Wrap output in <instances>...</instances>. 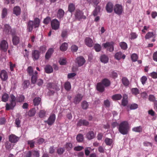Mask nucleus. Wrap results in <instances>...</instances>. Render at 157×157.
<instances>
[{
    "instance_id": "nucleus-1",
    "label": "nucleus",
    "mask_w": 157,
    "mask_h": 157,
    "mask_svg": "<svg viewBox=\"0 0 157 157\" xmlns=\"http://www.w3.org/2000/svg\"><path fill=\"white\" fill-rule=\"evenodd\" d=\"M25 97L24 96L21 95L18 98L16 97L13 94L10 95V103H7L5 107L6 110H13L16 105L17 102H21L24 101Z\"/></svg>"
},
{
    "instance_id": "nucleus-2",
    "label": "nucleus",
    "mask_w": 157,
    "mask_h": 157,
    "mask_svg": "<svg viewBox=\"0 0 157 157\" xmlns=\"http://www.w3.org/2000/svg\"><path fill=\"white\" fill-rule=\"evenodd\" d=\"M40 21L39 18L36 17L34 21L29 20L27 23V30L29 32H31L34 27L35 28L38 27Z\"/></svg>"
},
{
    "instance_id": "nucleus-3",
    "label": "nucleus",
    "mask_w": 157,
    "mask_h": 157,
    "mask_svg": "<svg viewBox=\"0 0 157 157\" xmlns=\"http://www.w3.org/2000/svg\"><path fill=\"white\" fill-rule=\"evenodd\" d=\"M119 132L122 135H126L128 134L129 130V124L127 121H123L119 125L118 128Z\"/></svg>"
},
{
    "instance_id": "nucleus-4",
    "label": "nucleus",
    "mask_w": 157,
    "mask_h": 157,
    "mask_svg": "<svg viewBox=\"0 0 157 157\" xmlns=\"http://www.w3.org/2000/svg\"><path fill=\"white\" fill-rule=\"evenodd\" d=\"M75 19L80 21L82 19H85L86 17L84 15L83 12L79 10H77L75 14Z\"/></svg>"
},
{
    "instance_id": "nucleus-5",
    "label": "nucleus",
    "mask_w": 157,
    "mask_h": 157,
    "mask_svg": "<svg viewBox=\"0 0 157 157\" xmlns=\"http://www.w3.org/2000/svg\"><path fill=\"white\" fill-rule=\"evenodd\" d=\"M114 11L115 13L119 15H121L123 11L122 6L120 4H116L114 7Z\"/></svg>"
},
{
    "instance_id": "nucleus-6",
    "label": "nucleus",
    "mask_w": 157,
    "mask_h": 157,
    "mask_svg": "<svg viewBox=\"0 0 157 157\" xmlns=\"http://www.w3.org/2000/svg\"><path fill=\"white\" fill-rule=\"evenodd\" d=\"M114 43L113 41L107 42L105 43L102 44V45L105 48L108 47L107 49L110 52H113L114 50Z\"/></svg>"
},
{
    "instance_id": "nucleus-7",
    "label": "nucleus",
    "mask_w": 157,
    "mask_h": 157,
    "mask_svg": "<svg viewBox=\"0 0 157 157\" xmlns=\"http://www.w3.org/2000/svg\"><path fill=\"white\" fill-rule=\"evenodd\" d=\"M3 31L6 34H10L11 35H14L15 34V30L12 29L11 27L9 25L6 24L4 25Z\"/></svg>"
},
{
    "instance_id": "nucleus-8",
    "label": "nucleus",
    "mask_w": 157,
    "mask_h": 157,
    "mask_svg": "<svg viewBox=\"0 0 157 157\" xmlns=\"http://www.w3.org/2000/svg\"><path fill=\"white\" fill-rule=\"evenodd\" d=\"M8 42L5 40H2L0 43V50L4 52L7 51L8 48Z\"/></svg>"
},
{
    "instance_id": "nucleus-9",
    "label": "nucleus",
    "mask_w": 157,
    "mask_h": 157,
    "mask_svg": "<svg viewBox=\"0 0 157 157\" xmlns=\"http://www.w3.org/2000/svg\"><path fill=\"white\" fill-rule=\"evenodd\" d=\"M51 26L53 29L57 30L59 28L60 22L57 19H54L51 21Z\"/></svg>"
},
{
    "instance_id": "nucleus-10",
    "label": "nucleus",
    "mask_w": 157,
    "mask_h": 157,
    "mask_svg": "<svg viewBox=\"0 0 157 157\" xmlns=\"http://www.w3.org/2000/svg\"><path fill=\"white\" fill-rule=\"evenodd\" d=\"M56 120V115L55 114H51L49 117L48 119L44 121L45 123H47L49 126H51L54 123Z\"/></svg>"
},
{
    "instance_id": "nucleus-11",
    "label": "nucleus",
    "mask_w": 157,
    "mask_h": 157,
    "mask_svg": "<svg viewBox=\"0 0 157 157\" xmlns=\"http://www.w3.org/2000/svg\"><path fill=\"white\" fill-rule=\"evenodd\" d=\"M156 34L152 32H148L145 35V38L146 39H149L152 38L151 40L152 42H155V38L156 37Z\"/></svg>"
},
{
    "instance_id": "nucleus-12",
    "label": "nucleus",
    "mask_w": 157,
    "mask_h": 157,
    "mask_svg": "<svg viewBox=\"0 0 157 157\" xmlns=\"http://www.w3.org/2000/svg\"><path fill=\"white\" fill-rule=\"evenodd\" d=\"M86 61L82 56L78 57L76 59V63L78 64V67H81L85 63Z\"/></svg>"
},
{
    "instance_id": "nucleus-13",
    "label": "nucleus",
    "mask_w": 157,
    "mask_h": 157,
    "mask_svg": "<svg viewBox=\"0 0 157 157\" xmlns=\"http://www.w3.org/2000/svg\"><path fill=\"white\" fill-rule=\"evenodd\" d=\"M19 138L16 136L12 134L9 136V140L10 142L13 143H15L18 142Z\"/></svg>"
},
{
    "instance_id": "nucleus-14",
    "label": "nucleus",
    "mask_w": 157,
    "mask_h": 157,
    "mask_svg": "<svg viewBox=\"0 0 157 157\" xmlns=\"http://www.w3.org/2000/svg\"><path fill=\"white\" fill-rule=\"evenodd\" d=\"M83 96L79 93L77 94L73 99V103L75 104H78L82 100Z\"/></svg>"
},
{
    "instance_id": "nucleus-15",
    "label": "nucleus",
    "mask_w": 157,
    "mask_h": 157,
    "mask_svg": "<svg viewBox=\"0 0 157 157\" xmlns=\"http://www.w3.org/2000/svg\"><path fill=\"white\" fill-rule=\"evenodd\" d=\"M0 77L3 81H5L8 78V75L7 72L5 70H2L1 71Z\"/></svg>"
},
{
    "instance_id": "nucleus-16",
    "label": "nucleus",
    "mask_w": 157,
    "mask_h": 157,
    "mask_svg": "<svg viewBox=\"0 0 157 157\" xmlns=\"http://www.w3.org/2000/svg\"><path fill=\"white\" fill-rule=\"evenodd\" d=\"M85 44L89 47H93L94 44L93 41L89 37L85 38L84 40Z\"/></svg>"
},
{
    "instance_id": "nucleus-17",
    "label": "nucleus",
    "mask_w": 157,
    "mask_h": 157,
    "mask_svg": "<svg viewBox=\"0 0 157 157\" xmlns=\"http://www.w3.org/2000/svg\"><path fill=\"white\" fill-rule=\"evenodd\" d=\"M114 6L111 2H108L106 6V10L107 12L109 13H111L113 11Z\"/></svg>"
},
{
    "instance_id": "nucleus-18",
    "label": "nucleus",
    "mask_w": 157,
    "mask_h": 157,
    "mask_svg": "<svg viewBox=\"0 0 157 157\" xmlns=\"http://www.w3.org/2000/svg\"><path fill=\"white\" fill-rule=\"evenodd\" d=\"M40 56V52L36 50H34L32 52V57L34 60L38 59Z\"/></svg>"
},
{
    "instance_id": "nucleus-19",
    "label": "nucleus",
    "mask_w": 157,
    "mask_h": 157,
    "mask_svg": "<svg viewBox=\"0 0 157 157\" xmlns=\"http://www.w3.org/2000/svg\"><path fill=\"white\" fill-rule=\"evenodd\" d=\"M114 57L116 59L120 60L121 59H124L125 58V56L124 54H122V52H120L116 53Z\"/></svg>"
},
{
    "instance_id": "nucleus-20",
    "label": "nucleus",
    "mask_w": 157,
    "mask_h": 157,
    "mask_svg": "<svg viewBox=\"0 0 157 157\" xmlns=\"http://www.w3.org/2000/svg\"><path fill=\"white\" fill-rule=\"evenodd\" d=\"M12 41L13 45H16L18 44L20 42V39L19 37L16 36L14 34V35H12Z\"/></svg>"
},
{
    "instance_id": "nucleus-21",
    "label": "nucleus",
    "mask_w": 157,
    "mask_h": 157,
    "mask_svg": "<svg viewBox=\"0 0 157 157\" xmlns=\"http://www.w3.org/2000/svg\"><path fill=\"white\" fill-rule=\"evenodd\" d=\"M54 52V49L53 48H49L45 55V58L46 59H48L51 56L52 54Z\"/></svg>"
},
{
    "instance_id": "nucleus-22",
    "label": "nucleus",
    "mask_w": 157,
    "mask_h": 157,
    "mask_svg": "<svg viewBox=\"0 0 157 157\" xmlns=\"http://www.w3.org/2000/svg\"><path fill=\"white\" fill-rule=\"evenodd\" d=\"M37 72L36 71L34 73V74L31 75V82L32 84H35L37 81Z\"/></svg>"
},
{
    "instance_id": "nucleus-23",
    "label": "nucleus",
    "mask_w": 157,
    "mask_h": 157,
    "mask_svg": "<svg viewBox=\"0 0 157 157\" xmlns=\"http://www.w3.org/2000/svg\"><path fill=\"white\" fill-rule=\"evenodd\" d=\"M13 13L17 16L19 15L21 13V9L19 6H16L14 7L13 10Z\"/></svg>"
},
{
    "instance_id": "nucleus-24",
    "label": "nucleus",
    "mask_w": 157,
    "mask_h": 157,
    "mask_svg": "<svg viewBox=\"0 0 157 157\" xmlns=\"http://www.w3.org/2000/svg\"><path fill=\"white\" fill-rule=\"evenodd\" d=\"M104 86L101 82L97 83V90L100 92H102L105 90Z\"/></svg>"
},
{
    "instance_id": "nucleus-25",
    "label": "nucleus",
    "mask_w": 157,
    "mask_h": 157,
    "mask_svg": "<svg viewBox=\"0 0 157 157\" xmlns=\"http://www.w3.org/2000/svg\"><path fill=\"white\" fill-rule=\"evenodd\" d=\"M64 14V10L61 9H59L58 11L57 16L59 19H61L63 18Z\"/></svg>"
},
{
    "instance_id": "nucleus-26",
    "label": "nucleus",
    "mask_w": 157,
    "mask_h": 157,
    "mask_svg": "<svg viewBox=\"0 0 157 157\" xmlns=\"http://www.w3.org/2000/svg\"><path fill=\"white\" fill-rule=\"evenodd\" d=\"M95 137V135L92 131H89L86 134V137L89 140L93 139Z\"/></svg>"
},
{
    "instance_id": "nucleus-27",
    "label": "nucleus",
    "mask_w": 157,
    "mask_h": 157,
    "mask_svg": "<svg viewBox=\"0 0 157 157\" xmlns=\"http://www.w3.org/2000/svg\"><path fill=\"white\" fill-rule=\"evenodd\" d=\"M128 97L126 95H124L122 100L121 105L124 106H126L128 104Z\"/></svg>"
},
{
    "instance_id": "nucleus-28",
    "label": "nucleus",
    "mask_w": 157,
    "mask_h": 157,
    "mask_svg": "<svg viewBox=\"0 0 157 157\" xmlns=\"http://www.w3.org/2000/svg\"><path fill=\"white\" fill-rule=\"evenodd\" d=\"M101 82L106 87L109 86L110 84V81L107 78L103 79Z\"/></svg>"
},
{
    "instance_id": "nucleus-29",
    "label": "nucleus",
    "mask_w": 157,
    "mask_h": 157,
    "mask_svg": "<svg viewBox=\"0 0 157 157\" xmlns=\"http://www.w3.org/2000/svg\"><path fill=\"white\" fill-rule=\"evenodd\" d=\"M101 8L99 6H97L93 12V15L94 16H97L100 13Z\"/></svg>"
},
{
    "instance_id": "nucleus-30",
    "label": "nucleus",
    "mask_w": 157,
    "mask_h": 157,
    "mask_svg": "<svg viewBox=\"0 0 157 157\" xmlns=\"http://www.w3.org/2000/svg\"><path fill=\"white\" fill-rule=\"evenodd\" d=\"M121 80L123 85L124 86H127L129 85V82L128 80L126 77H123Z\"/></svg>"
},
{
    "instance_id": "nucleus-31",
    "label": "nucleus",
    "mask_w": 157,
    "mask_h": 157,
    "mask_svg": "<svg viewBox=\"0 0 157 157\" xmlns=\"http://www.w3.org/2000/svg\"><path fill=\"white\" fill-rule=\"evenodd\" d=\"M44 69L45 72L47 73H51L53 71L52 67L49 65L46 66L44 68Z\"/></svg>"
},
{
    "instance_id": "nucleus-32",
    "label": "nucleus",
    "mask_w": 157,
    "mask_h": 157,
    "mask_svg": "<svg viewBox=\"0 0 157 157\" xmlns=\"http://www.w3.org/2000/svg\"><path fill=\"white\" fill-rule=\"evenodd\" d=\"M68 11L71 12H73L75 9V5L72 3H70L68 5Z\"/></svg>"
},
{
    "instance_id": "nucleus-33",
    "label": "nucleus",
    "mask_w": 157,
    "mask_h": 157,
    "mask_svg": "<svg viewBox=\"0 0 157 157\" xmlns=\"http://www.w3.org/2000/svg\"><path fill=\"white\" fill-rule=\"evenodd\" d=\"M122 96L120 94H117L112 96V99L113 100H118L121 99Z\"/></svg>"
},
{
    "instance_id": "nucleus-34",
    "label": "nucleus",
    "mask_w": 157,
    "mask_h": 157,
    "mask_svg": "<svg viewBox=\"0 0 157 157\" xmlns=\"http://www.w3.org/2000/svg\"><path fill=\"white\" fill-rule=\"evenodd\" d=\"M100 60L101 62L104 63H106L108 62L109 59L106 56L103 55L101 56Z\"/></svg>"
},
{
    "instance_id": "nucleus-35",
    "label": "nucleus",
    "mask_w": 157,
    "mask_h": 157,
    "mask_svg": "<svg viewBox=\"0 0 157 157\" xmlns=\"http://www.w3.org/2000/svg\"><path fill=\"white\" fill-rule=\"evenodd\" d=\"M68 47V44L66 43H63L61 45L60 48L61 51H66Z\"/></svg>"
},
{
    "instance_id": "nucleus-36",
    "label": "nucleus",
    "mask_w": 157,
    "mask_h": 157,
    "mask_svg": "<svg viewBox=\"0 0 157 157\" xmlns=\"http://www.w3.org/2000/svg\"><path fill=\"white\" fill-rule=\"evenodd\" d=\"M9 97L8 94L6 93H5L2 96V100L3 102H6L8 101Z\"/></svg>"
},
{
    "instance_id": "nucleus-37",
    "label": "nucleus",
    "mask_w": 157,
    "mask_h": 157,
    "mask_svg": "<svg viewBox=\"0 0 157 157\" xmlns=\"http://www.w3.org/2000/svg\"><path fill=\"white\" fill-rule=\"evenodd\" d=\"M41 99L40 97H36L33 100L34 105L35 106L38 105L40 102Z\"/></svg>"
},
{
    "instance_id": "nucleus-38",
    "label": "nucleus",
    "mask_w": 157,
    "mask_h": 157,
    "mask_svg": "<svg viewBox=\"0 0 157 157\" xmlns=\"http://www.w3.org/2000/svg\"><path fill=\"white\" fill-rule=\"evenodd\" d=\"M132 131L138 132H140L142 131V128L141 126L134 127L132 129Z\"/></svg>"
},
{
    "instance_id": "nucleus-39",
    "label": "nucleus",
    "mask_w": 157,
    "mask_h": 157,
    "mask_svg": "<svg viewBox=\"0 0 157 157\" xmlns=\"http://www.w3.org/2000/svg\"><path fill=\"white\" fill-rule=\"evenodd\" d=\"M119 45L121 48L123 50H126L128 48V45L126 43L124 42H121L119 43Z\"/></svg>"
},
{
    "instance_id": "nucleus-40",
    "label": "nucleus",
    "mask_w": 157,
    "mask_h": 157,
    "mask_svg": "<svg viewBox=\"0 0 157 157\" xmlns=\"http://www.w3.org/2000/svg\"><path fill=\"white\" fill-rule=\"evenodd\" d=\"M76 139L78 142H82L83 140V136L82 134H79L77 135Z\"/></svg>"
},
{
    "instance_id": "nucleus-41",
    "label": "nucleus",
    "mask_w": 157,
    "mask_h": 157,
    "mask_svg": "<svg viewBox=\"0 0 157 157\" xmlns=\"http://www.w3.org/2000/svg\"><path fill=\"white\" fill-rule=\"evenodd\" d=\"M32 151V155L33 157H39L40 153L38 151L33 150Z\"/></svg>"
},
{
    "instance_id": "nucleus-42",
    "label": "nucleus",
    "mask_w": 157,
    "mask_h": 157,
    "mask_svg": "<svg viewBox=\"0 0 157 157\" xmlns=\"http://www.w3.org/2000/svg\"><path fill=\"white\" fill-rule=\"evenodd\" d=\"M46 112L44 110H41L38 113L39 116L41 118H42L45 116Z\"/></svg>"
},
{
    "instance_id": "nucleus-43",
    "label": "nucleus",
    "mask_w": 157,
    "mask_h": 157,
    "mask_svg": "<svg viewBox=\"0 0 157 157\" xmlns=\"http://www.w3.org/2000/svg\"><path fill=\"white\" fill-rule=\"evenodd\" d=\"M36 113V110L35 109H30L28 112V114L29 117H33L34 116Z\"/></svg>"
},
{
    "instance_id": "nucleus-44",
    "label": "nucleus",
    "mask_w": 157,
    "mask_h": 157,
    "mask_svg": "<svg viewBox=\"0 0 157 157\" xmlns=\"http://www.w3.org/2000/svg\"><path fill=\"white\" fill-rule=\"evenodd\" d=\"M64 88L67 91H69L71 88V86L70 83L69 82H67L65 83Z\"/></svg>"
},
{
    "instance_id": "nucleus-45",
    "label": "nucleus",
    "mask_w": 157,
    "mask_h": 157,
    "mask_svg": "<svg viewBox=\"0 0 157 157\" xmlns=\"http://www.w3.org/2000/svg\"><path fill=\"white\" fill-rule=\"evenodd\" d=\"M89 106L88 104L86 101H84L81 103V106L83 109H86Z\"/></svg>"
},
{
    "instance_id": "nucleus-46",
    "label": "nucleus",
    "mask_w": 157,
    "mask_h": 157,
    "mask_svg": "<svg viewBox=\"0 0 157 157\" xmlns=\"http://www.w3.org/2000/svg\"><path fill=\"white\" fill-rule=\"evenodd\" d=\"M105 142L107 145L110 146L113 142L112 140L108 138H106L105 140Z\"/></svg>"
},
{
    "instance_id": "nucleus-47",
    "label": "nucleus",
    "mask_w": 157,
    "mask_h": 157,
    "mask_svg": "<svg viewBox=\"0 0 157 157\" xmlns=\"http://www.w3.org/2000/svg\"><path fill=\"white\" fill-rule=\"evenodd\" d=\"M138 58V56L136 53H133L131 56V59L133 62L136 61Z\"/></svg>"
},
{
    "instance_id": "nucleus-48",
    "label": "nucleus",
    "mask_w": 157,
    "mask_h": 157,
    "mask_svg": "<svg viewBox=\"0 0 157 157\" xmlns=\"http://www.w3.org/2000/svg\"><path fill=\"white\" fill-rule=\"evenodd\" d=\"M131 91L132 94L136 95L139 94V90L136 88H132Z\"/></svg>"
},
{
    "instance_id": "nucleus-49",
    "label": "nucleus",
    "mask_w": 157,
    "mask_h": 157,
    "mask_svg": "<svg viewBox=\"0 0 157 157\" xmlns=\"http://www.w3.org/2000/svg\"><path fill=\"white\" fill-rule=\"evenodd\" d=\"M138 105L136 103H133L129 105V108L131 110L135 109L137 108Z\"/></svg>"
},
{
    "instance_id": "nucleus-50",
    "label": "nucleus",
    "mask_w": 157,
    "mask_h": 157,
    "mask_svg": "<svg viewBox=\"0 0 157 157\" xmlns=\"http://www.w3.org/2000/svg\"><path fill=\"white\" fill-rule=\"evenodd\" d=\"M117 74L115 71H113L110 74V76L113 78H115L117 77Z\"/></svg>"
},
{
    "instance_id": "nucleus-51",
    "label": "nucleus",
    "mask_w": 157,
    "mask_h": 157,
    "mask_svg": "<svg viewBox=\"0 0 157 157\" xmlns=\"http://www.w3.org/2000/svg\"><path fill=\"white\" fill-rule=\"evenodd\" d=\"M5 146L6 149L10 150L11 148V144L9 142L6 141L5 143Z\"/></svg>"
},
{
    "instance_id": "nucleus-52",
    "label": "nucleus",
    "mask_w": 157,
    "mask_h": 157,
    "mask_svg": "<svg viewBox=\"0 0 157 157\" xmlns=\"http://www.w3.org/2000/svg\"><path fill=\"white\" fill-rule=\"evenodd\" d=\"M51 21V17H47L44 19L43 22L45 24L47 25Z\"/></svg>"
},
{
    "instance_id": "nucleus-53",
    "label": "nucleus",
    "mask_w": 157,
    "mask_h": 157,
    "mask_svg": "<svg viewBox=\"0 0 157 157\" xmlns=\"http://www.w3.org/2000/svg\"><path fill=\"white\" fill-rule=\"evenodd\" d=\"M94 48L95 50L97 52H98L100 51L101 49V46L100 45L98 44H96L94 46Z\"/></svg>"
},
{
    "instance_id": "nucleus-54",
    "label": "nucleus",
    "mask_w": 157,
    "mask_h": 157,
    "mask_svg": "<svg viewBox=\"0 0 157 157\" xmlns=\"http://www.w3.org/2000/svg\"><path fill=\"white\" fill-rule=\"evenodd\" d=\"M73 147L72 144L71 143H67L66 144L65 147L67 150H70Z\"/></svg>"
},
{
    "instance_id": "nucleus-55",
    "label": "nucleus",
    "mask_w": 157,
    "mask_h": 157,
    "mask_svg": "<svg viewBox=\"0 0 157 157\" xmlns=\"http://www.w3.org/2000/svg\"><path fill=\"white\" fill-rule=\"evenodd\" d=\"M27 72L29 73V75L31 76L33 75L34 73H33V71L32 67H28L27 70Z\"/></svg>"
},
{
    "instance_id": "nucleus-56",
    "label": "nucleus",
    "mask_w": 157,
    "mask_h": 157,
    "mask_svg": "<svg viewBox=\"0 0 157 157\" xmlns=\"http://www.w3.org/2000/svg\"><path fill=\"white\" fill-rule=\"evenodd\" d=\"M78 49V47L75 45H72L71 47V50L73 52H76Z\"/></svg>"
},
{
    "instance_id": "nucleus-57",
    "label": "nucleus",
    "mask_w": 157,
    "mask_h": 157,
    "mask_svg": "<svg viewBox=\"0 0 157 157\" xmlns=\"http://www.w3.org/2000/svg\"><path fill=\"white\" fill-rule=\"evenodd\" d=\"M140 80L142 84L144 85L147 80V78L146 76H144L141 78Z\"/></svg>"
},
{
    "instance_id": "nucleus-58",
    "label": "nucleus",
    "mask_w": 157,
    "mask_h": 157,
    "mask_svg": "<svg viewBox=\"0 0 157 157\" xmlns=\"http://www.w3.org/2000/svg\"><path fill=\"white\" fill-rule=\"evenodd\" d=\"M130 35L131 36L130 39L131 40L136 39L137 37L138 36L136 33L134 32L131 33H130Z\"/></svg>"
},
{
    "instance_id": "nucleus-59",
    "label": "nucleus",
    "mask_w": 157,
    "mask_h": 157,
    "mask_svg": "<svg viewBox=\"0 0 157 157\" xmlns=\"http://www.w3.org/2000/svg\"><path fill=\"white\" fill-rule=\"evenodd\" d=\"M35 141L33 140H29L28 141V144L30 145V147L31 148H33L34 146V144Z\"/></svg>"
},
{
    "instance_id": "nucleus-60",
    "label": "nucleus",
    "mask_w": 157,
    "mask_h": 157,
    "mask_svg": "<svg viewBox=\"0 0 157 157\" xmlns=\"http://www.w3.org/2000/svg\"><path fill=\"white\" fill-rule=\"evenodd\" d=\"M7 15V10L6 8H4L2 11V17L4 18Z\"/></svg>"
},
{
    "instance_id": "nucleus-61",
    "label": "nucleus",
    "mask_w": 157,
    "mask_h": 157,
    "mask_svg": "<svg viewBox=\"0 0 157 157\" xmlns=\"http://www.w3.org/2000/svg\"><path fill=\"white\" fill-rule=\"evenodd\" d=\"M64 151V149L62 147L59 148L57 150V153L59 155L63 154Z\"/></svg>"
},
{
    "instance_id": "nucleus-62",
    "label": "nucleus",
    "mask_w": 157,
    "mask_h": 157,
    "mask_svg": "<svg viewBox=\"0 0 157 157\" xmlns=\"http://www.w3.org/2000/svg\"><path fill=\"white\" fill-rule=\"evenodd\" d=\"M25 155L24 157H32V151H29L27 152H26L25 153Z\"/></svg>"
},
{
    "instance_id": "nucleus-63",
    "label": "nucleus",
    "mask_w": 157,
    "mask_h": 157,
    "mask_svg": "<svg viewBox=\"0 0 157 157\" xmlns=\"http://www.w3.org/2000/svg\"><path fill=\"white\" fill-rule=\"evenodd\" d=\"M150 75L153 78H157V72H153L150 74Z\"/></svg>"
},
{
    "instance_id": "nucleus-64",
    "label": "nucleus",
    "mask_w": 157,
    "mask_h": 157,
    "mask_svg": "<svg viewBox=\"0 0 157 157\" xmlns=\"http://www.w3.org/2000/svg\"><path fill=\"white\" fill-rule=\"evenodd\" d=\"M83 149V147L80 146L75 147L74 148V150L77 151H79Z\"/></svg>"
}]
</instances>
